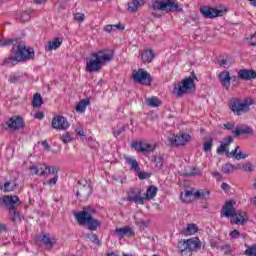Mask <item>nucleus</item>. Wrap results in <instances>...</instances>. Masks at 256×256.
<instances>
[{
    "mask_svg": "<svg viewBox=\"0 0 256 256\" xmlns=\"http://www.w3.org/2000/svg\"><path fill=\"white\" fill-rule=\"evenodd\" d=\"M74 21H77V23H83L85 21V15L83 13H75L74 14Z\"/></svg>",
    "mask_w": 256,
    "mask_h": 256,
    "instance_id": "nucleus-46",
    "label": "nucleus"
},
{
    "mask_svg": "<svg viewBox=\"0 0 256 256\" xmlns=\"http://www.w3.org/2000/svg\"><path fill=\"white\" fill-rule=\"evenodd\" d=\"M112 60L113 54H109L105 50L92 52L86 59V71L87 73H99L103 69V65L111 63Z\"/></svg>",
    "mask_w": 256,
    "mask_h": 256,
    "instance_id": "nucleus-2",
    "label": "nucleus"
},
{
    "mask_svg": "<svg viewBox=\"0 0 256 256\" xmlns=\"http://www.w3.org/2000/svg\"><path fill=\"white\" fill-rule=\"evenodd\" d=\"M233 143V136H227L224 138L223 142H221L220 146L217 148V153L221 155L222 153H230L229 145Z\"/></svg>",
    "mask_w": 256,
    "mask_h": 256,
    "instance_id": "nucleus-23",
    "label": "nucleus"
},
{
    "mask_svg": "<svg viewBox=\"0 0 256 256\" xmlns=\"http://www.w3.org/2000/svg\"><path fill=\"white\" fill-rule=\"evenodd\" d=\"M235 200H230L225 203L222 208L221 217H227L228 219H233L237 215V210H235Z\"/></svg>",
    "mask_w": 256,
    "mask_h": 256,
    "instance_id": "nucleus-18",
    "label": "nucleus"
},
{
    "mask_svg": "<svg viewBox=\"0 0 256 256\" xmlns=\"http://www.w3.org/2000/svg\"><path fill=\"white\" fill-rule=\"evenodd\" d=\"M7 231V224L0 223V233Z\"/></svg>",
    "mask_w": 256,
    "mask_h": 256,
    "instance_id": "nucleus-57",
    "label": "nucleus"
},
{
    "mask_svg": "<svg viewBox=\"0 0 256 256\" xmlns=\"http://www.w3.org/2000/svg\"><path fill=\"white\" fill-rule=\"evenodd\" d=\"M91 195V187L88 184H81V182H78V190L76 192V196L78 199H81V197H89Z\"/></svg>",
    "mask_w": 256,
    "mask_h": 256,
    "instance_id": "nucleus-22",
    "label": "nucleus"
},
{
    "mask_svg": "<svg viewBox=\"0 0 256 256\" xmlns=\"http://www.w3.org/2000/svg\"><path fill=\"white\" fill-rule=\"evenodd\" d=\"M24 123L23 117L13 116L8 120V122H6L4 129H10V131H19V129H23Z\"/></svg>",
    "mask_w": 256,
    "mask_h": 256,
    "instance_id": "nucleus-16",
    "label": "nucleus"
},
{
    "mask_svg": "<svg viewBox=\"0 0 256 256\" xmlns=\"http://www.w3.org/2000/svg\"><path fill=\"white\" fill-rule=\"evenodd\" d=\"M155 59V53L151 49H146L142 53V62L145 64L151 63Z\"/></svg>",
    "mask_w": 256,
    "mask_h": 256,
    "instance_id": "nucleus-28",
    "label": "nucleus"
},
{
    "mask_svg": "<svg viewBox=\"0 0 256 256\" xmlns=\"http://www.w3.org/2000/svg\"><path fill=\"white\" fill-rule=\"evenodd\" d=\"M9 83H19V77H17V76H10Z\"/></svg>",
    "mask_w": 256,
    "mask_h": 256,
    "instance_id": "nucleus-56",
    "label": "nucleus"
},
{
    "mask_svg": "<svg viewBox=\"0 0 256 256\" xmlns=\"http://www.w3.org/2000/svg\"><path fill=\"white\" fill-rule=\"evenodd\" d=\"M124 159L127 165H129L131 171H135V173H139V171H141V167H139V162L137 161V159H135V157L125 156Z\"/></svg>",
    "mask_w": 256,
    "mask_h": 256,
    "instance_id": "nucleus-26",
    "label": "nucleus"
},
{
    "mask_svg": "<svg viewBox=\"0 0 256 256\" xmlns=\"http://www.w3.org/2000/svg\"><path fill=\"white\" fill-rule=\"evenodd\" d=\"M33 3H35V5H42V3H47V0H34Z\"/></svg>",
    "mask_w": 256,
    "mask_h": 256,
    "instance_id": "nucleus-62",
    "label": "nucleus"
},
{
    "mask_svg": "<svg viewBox=\"0 0 256 256\" xmlns=\"http://www.w3.org/2000/svg\"><path fill=\"white\" fill-rule=\"evenodd\" d=\"M221 189L223 190V191H229V184H227V183H222V185H221Z\"/></svg>",
    "mask_w": 256,
    "mask_h": 256,
    "instance_id": "nucleus-60",
    "label": "nucleus"
},
{
    "mask_svg": "<svg viewBox=\"0 0 256 256\" xmlns=\"http://www.w3.org/2000/svg\"><path fill=\"white\" fill-rule=\"evenodd\" d=\"M218 79L224 89L229 91L231 87V73L229 71H223L218 75Z\"/></svg>",
    "mask_w": 256,
    "mask_h": 256,
    "instance_id": "nucleus-21",
    "label": "nucleus"
},
{
    "mask_svg": "<svg viewBox=\"0 0 256 256\" xmlns=\"http://www.w3.org/2000/svg\"><path fill=\"white\" fill-rule=\"evenodd\" d=\"M17 203H19V197L4 195L0 199V204L8 207L9 215L13 223H21V212L15 211L17 209Z\"/></svg>",
    "mask_w": 256,
    "mask_h": 256,
    "instance_id": "nucleus-4",
    "label": "nucleus"
},
{
    "mask_svg": "<svg viewBox=\"0 0 256 256\" xmlns=\"http://www.w3.org/2000/svg\"><path fill=\"white\" fill-rule=\"evenodd\" d=\"M51 125H52V128L56 129L57 131H67V129H69L70 127V124L67 118L61 115L55 116L52 119Z\"/></svg>",
    "mask_w": 256,
    "mask_h": 256,
    "instance_id": "nucleus-14",
    "label": "nucleus"
},
{
    "mask_svg": "<svg viewBox=\"0 0 256 256\" xmlns=\"http://www.w3.org/2000/svg\"><path fill=\"white\" fill-rule=\"evenodd\" d=\"M255 102L251 99H244L241 100L239 98H233L229 101V109H231L234 115H245V113H249L251 110V105Z\"/></svg>",
    "mask_w": 256,
    "mask_h": 256,
    "instance_id": "nucleus-6",
    "label": "nucleus"
},
{
    "mask_svg": "<svg viewBox=\"0 0 256 256\" xmlns=\"http://www.w3.org/2000/svg\"><path fill=\"white\" fill-rule=\"evenodd\" d=\"M76 133L77 135H79L80 137H85V131L83 130V127H79L76 129Z\"/></svg>",
    "mask_w": 256,
    "mask_h": 256,
    "instance_id": "nucleus-54",
    "label": "nucleus"
},
{
    "mask_svg": "<svg viewBox=\"0 0 256 256\" xmlns=\"http://www.w3.org/2000/svg\"><path fill=\"white\" fill-rule=\"evenodd\" d=\"M29 170L32 171V175H39V177H45V175L50 173H57V168L54 166H47L46 164L30 166Z\"/></svg>",
    "mask_w": 256,
    "mask_h": 256,
    "instance_id": "nucleus-11",
    "label": "nucleus"
},
{
    "mask_svg": "<svg viewBox=\"0 0 256 256\" xmlns=\"http://www.w3.org/2000/svg\"><path fill=\"white\" fill-rule=\"evenodd\" d=\"M230 83H239V77L230 76Z\"/></svg>",
    "mask_w": 256,
    "mask_h": 256,
    "instance_id": "nucleus-59",
    "label": "nucleus"
},
{
    "mask_svg": "<svg viewBox=\"0 0 256 256\" xmlns=\"http://www.w3.org/2000/svg\"><path fill=\"white\" fill-rule=\"evenodd\" d=\"M41 241H42L43 245H45V247L48 249H53V245H55V243H56V239L50 238L49 234H43Z\"/></svg>",
    "mask_w": 256,
    "mask_h": 256,
    "instance_id": "nucleus-32",
    "label": "nucleus"
},
{
    "mask_svg": "<svg viewBox=\"0 0 256 256\" xmlns=\"http://www.w3.org/2000/svg\"><path fill=\"white\" fill-rule=\"evenodd\" d=\"M234 220H231L232 225H245L247 223V212L237 211Z\"/></svg>",
    "mask_w": 256,
    "mask_h": 256,
    "instance_id": "nucleus-24",
    "label": "nucleus"
},
{
    "mask_svg": "<svg viewBox=\"0 0 256 256\" xmlns=\"http://www.w3.org/2000/svg\"><path fill=\"white\" fill-rule=\"evenodd\" d=\"M212 177H214L216 181H221V179H223V175H221V173H219L218 171L213 172Z\"/></svg>",
    "mask_w": 256,
    "mask_h": 256,
    "instance_id": "nucleus-51",
    "label": "nucleus"
},
{
    "mask_svg": "<svg viewBox=\"0 0 256 256\" xmlns=\"http://www.w3.org/2000/svg\"><path fill=\"white\" fill-rule=\"evenodd\" d=\"M252 7H256V0H248Z\"/></svg>",
    "mask_w": 256,
    "mask_h": 256,
    "instance_id": "nucleus-63",
    "label": "nucleus"
},
{
    "mask_svg": "<svg viewBox=\"0 0 256 256\" xmlns=\"http://www.w3.org/2000/svg\"><path fill=\"white\" fill-rule=\"evenodd\" d=\"M57 173L58 170H56V173H50L49 175H54V177L47 180L46 182H43V185H50V187H53V185H57V181H59V175Z\"/></svg>",
    "mask_w": 256,
    "mask_h": 256,
    "instance_id": "nucleus-40",
    "label": "nucleus"
},
{
    "mask_svg": "<svg viewBox=\"0 0 256 256\" xmlns=\"http://www.w3.org/2000/svg\"><path fill=\"white\" fill-rule=\"evenodd\" d=\"M63 45V40L61 38H55L54 40L48 42V45L46 46V51H55L59 49Z\"/></svg>",
    "mask_w": 256,
    "mask_h": 256,
    "instance_id": "nucleus-29",
    "label": "nucleus"
},
{
    "mask_svg": "<svg viewBox=\"0 0 256 256\" xmlns=\"http://www.w3.org/2000/svg\"><path fill=\"white\" fill-rule=\"evenodd\" d=\"M95 213H97L95 207L84 206L82 211L75 214V219L78 225L87 226L90 231H97L101 227V221L93 217Z\"/></svg>",
    "mask_w": 256,
    "mask_h": 256,
    "instance_id": "nucleus-3",
    "label": "nucleus"
},
{
    "mask_svg": "<svg viewBox=\"0 0 256 256\" xmlns=\"http://www.w3.org/2000/svg\"><path fill=\"white\" fill-rule=\"evenodd\" d=\"M200 13L205 19H215L216 17H223V11L211 6L200 7Z\"/></svg>",
    "mask_w": 256,
    "mask_h": 256,
    "instance_id": "nucleus-13",
    "label": "nucleus"
},
{
    "mask_svg": "<svg viewBox=\"0 0 256 256\" xmlns=\"http://www.w3.org/2000/svg\"><path fill=\"white\" fill-rule=\"evenodd\" d=\"M132 79L135 81V83H140L141 85H146L147 87L151 86V81H153L151 74L143 68L134 70L132 72Z\"/></svg>",
    "mask_w": 256,
    "mask_h": 256,
    "instance_id": "nucleus-10",
    "label": "nucleus"
},
{
    "mask_svg": "<svg viewBox=\"0 0 256 256\" xmlns=\"http://www.w3.org/2000/svg\"><path fill=\"white\" fill-rule=\"evenodd\" d=\"M121 133H123V128H120V129H118V130H115V131L113 132V135H114V137H119V135H121Z\"/></svg>",
    "mask_w": 256,
    "mask_h": 256,
    "instance_id": "nucleus-58",
    "label": "nucleus"
},
{
    "mask_svg": "<svg viewBox=\"0 0 256 256\" xmlns=\"http://www.w3.org/2000/svg\"><path fill=\"white\" fill-rule=\"evenodd\" d=\"M153 11H165V13H177L183 11V6L173 0H153L151 4Z\"/></svg>",
    "mask_w": 256,
    "mask_h": 256,
    "instance_id": "nucleus-5",
    "label": "nucleus"
},
{
    "mask_svg": "<svg viewBox=\"0 0 256 256\" xmlns=\"http://www.w3.org/2000/svg\"><path fill=\"white\" fill-rule=\"evenodd\" d=\"M88 239H90V241H92V243H97V245H99V243H101V240H99V236H97V234H95V233L90 234Z\"/></svg>",
    "mask_w": 256,
    "mask_h": 256,
    "instance_id": "nucleus-49",
    "label": "nucleus"
},
{
    "mask_svg": "<svg viewBox=\"0 0 256 256\" xmlns=\"http://www.w3.org/2000/svg\"><path fill=\"white\" fill-rule=\"evenodd\" d=\"M45 118V114L43 112H36L34 115V119H38L39 121H41L42 119Z\"/></svg>",
    "mask_w": 256,
    "mask_h": 256,
    "instance_id": "nucleus-50",
    "label": "nucleus"
},
{
    "mask_svg": "<svg viewBox=\"0 0 256 256\" xmlns=\"http://www.w3.org/2000/svg\"><path fill=\"white\" fill-rule=\"evenodd\" d=\"M250 203H251L252 205H256V197L252 198V199L250 200Z\"/></svg>",
    "mask_w": 256,
    "mask_h": 256,
    "instance_id": "nucleus-64",
    "label": "nucleus"
},
{
    "mask_svg": "<svg viewBox=\"0 0 256 256\" xmlns=\"http://www.w3.org/2000/svg\"><path fill=\"white\" fill-rule=\"evenodd\" d=\"M238 77L242 81H253L256 79V71L253 69H241L238 71Z\"/></svg>",
    "mask_w": 256,
    "mask_h": 256,
    "instance_id": "nucleus-20",
    "label": "nucleus"
},
{
    "mask_svg": "<svg viewBox=\"0 0 256 256\" xmlns=\"http://www.w3.org/2000/svg\"><path fill=\"white\" fill-rule=\"evenodd\" d=\"M154 163L158 169H161L163 167V158L161 156L155 157Z\"/></svg>",
    "mask_w": 256,
    "mask_h": 256,
    "instance_id": "nucleus-48",
    "label": "nucleus"
},
{
    "mask_svg": "<svg viewBox=\"0 0 256 256\" xmlns=\"http://www.w3.org/2000/svg\"><path fill=\"white\" fill-rule=\"evenodd\" d=\"M138 173V178L143 181V179H150L151 178V173L149 172H143L141 170H139Z\"/></svg>",
    "mask_w": 256,
    "mask_h": 256,
    "instance_id": "nucleus-45",
    "label": "nucleus"
},
{
    "mask_svg": "<svg viewBox=\"0 0 256 256\" xmlns=\"http://www.w3.org/2000/svg\"><path fill=\"white\" fill-rule=\"evenodd\" d=\"M244 255L246 256H256V244L251 246H247V249L244 251Z\"/></svg>",
    "mask_w": 256,
    "mask_h": 256,
    "instance_id": "nucleus-41",
    "label": "nucleus"
},
{
    "mask_svg": "<svg viewBox=\"0 0 256 256\" xmlns=\"http://www.w3.org/2000/svg\"><path fill=\"white\" fill-rule=\"evenodd\" d=\"M193 89H195V80L191 77H186L181 82L174 84L172 93L177 97H183V95L191 93Z\"/></svg>",
    "mask_w": 256,
    "mask_h": 256,
    "instance_id": "nucleus-8",
    "label": "nucleus"
},
{
    "mask_svg": "<svg viewBox=\"0 0 256 256\" xmlns=\"http://www.w3.org/2000/svg\"><path fill=\"white\" fill-rule=\"evenodd\" d=\"M139 1L138 0H132L131 2L127 3V11L130 13H137L139 10Z\"/></svg>",
    "mask_w": 256,
    "mask_h": 256,
    "instance_id": "nucleus-37",
    "label": "nucleus"
},
{
    "mask_svg": "<svg viewBox=\"0 0 256 256\" xmlns=\"http://www.w3.org/2000/svg\"><path fill=\"white\" fill-rule=\"evenodd\" d=\"M114 235L118 237V239H125V237H133V235H135V231L130 226H124L116 228Z\"/></svg>",
    "mask_w": 256,
    "mask_h": 256,
    "instance_id": "nucleus-19",
    "label": "nucleus"
},
{
    "mask_svg": "<svg viewBox=\"0 0 256 256\" xmlns=\"http://www.w3.org/2000/svg\"><path fill=\"white\" fill-rule=\"evenodd\" d=\"M18 184L15 180L6 182L3 186H0V189L4 191V193H11V191H15L17 189Z\"/></svg>",
    "mask_w": 256,
    "mask_h": 256,
    "instance_id": "nucleus-31",
    "label": "nucleus"
},
{
    "mask_svg": "<svg viewBox=\"0 0 256 256\" xmlns=\"http://www.w3.org/2000/svg\"><path fill=\"white\" fill-rule=\"evenodd\" d=\"M191 139V135L189 134H181V135H173L168 141L171 147H183L187 145Z\"/></svg>",
    "mask_w": 256,
    "mask_h": 256,
    "instance_id": "nucleus-12",
    "label": "nucleus"
},
{
    "mask_svg": "<svg viewBox=\"0 0 256 256\" xmlns=\"http://www.w3.org/2000/svg\"><path fill=\"white\" fill-rule=\"evenodd\" d=\"M234 137H239L240 135H251L253 134V129L247 125H241L232 130Z\"/></svg>",
    "mask_w": 256,
    "mask_h": 256,
    "instance_id": "nucleus-25",
    "label": "nucleus"
},
{
    "mask_svg": "<svg viewBox=\"0 0 256 256\" xmlns=\"http://www.w3.org/2000/svg\"><path fill=\"white\" fill-rule=\"evenodd\" d=\"M13 43H15V38L0 40V47H7L9 45L13 46Z\"/></svg>",
    "mask_w": 256,
    "mask_h": 256,
    "instance_id": "nucleus-43",
    "label": "nucleus"
},
{
    "mask_svg": "<svg viewBox=\"0 0 256 256\" xmlns=\"http://www.w3.org/2000/svg\"><path fill=\"white\" fill-rule=\"evenodd\" d=\"M132 149H134L137 153H151L155 151V145L147 142H137L134 141L131 143Z\"/></svg>",
    "mask_w": 256,
    "mask_h": 256,
    "instance_id": "nucleus-15",
    "label": "nucleus"
},
{
    "mask_svg": "<svg viewBox=\"0 0 256 256\" xmlns=\"http://www.w3.org/2000/svg\"><path fill=\"white\" fill-rule=\"evenodd\" d=\"M211 197V191L200 189L195 191V189L187 190L184 194H181L180 199L183 203H191L193 199H206Z\"/></svg>",
    "mask_w": 256,
    "mask_h": 256,
    "instance_id": "nucleus-9",
    "label": "nucleus"
},
{
    "mask_svg": "<svg viewBox=\"0 0 256 256\" xmlns=\"http://www.w3.org/2000/svg\"><path fill=\"white\" fill-rule=\"evenodd\" d=\"M41 105H43V97H41V94L39 93L34 94L32 99V107L34 109H38L41 107Z\"/></svg>",
    "mask_w": 256,
    "mask_h": 256,
    "instance_id": "nucleus-36",
    "label": "nucleus"
},
{
    "mask_svg": "<svg viewBox=\"0 0 256 256\" xmlns=\"http://www.w3.org/2000/svg\"><path fill=\"white\" fill-rule=\"evenodd\" d=\"M11 53L13 56L6 58L2 65H11L15 63H23V61H31L35 57V51L33 48L27 47L24 41L19 38H15L12 44Z\"/></svg>",
    "mask_w": 256,
    "mask_h": 256,
    "instance_id": "nucleus-1",
    "label": "nucleus"
},
{
    "mask_svg": "<svg viewBox=\"0 0 256 256\" xmlns=\"http://www.w3.org/2000/svg\"><path fill=\"white\" fill-rule=\"evenodd\" d=\"M244 171H253V166L251 163L244 164L243 167Z\"/></svg>",
    "mask_w": 256,
    "mask_h": 256,
    "instance_id": "nucleus-55",
    "label": "nucleus"
},
{
    "mask_svg": "<svg viewBox=\"0 0 256 256\" xmlns=\"http://www.w3.org/2000/svg\"><path fill=\"white\" fill-rule=\"evenodd\" d=\"M104 31L106 33H113V31H125V26L121 23L108 24V25L104 26Z\"/></svg>",
    "mask_w": 256,
    "mask_h": 256,
    "instance_id": "nucleus-30",
    "label": "nucleus"
},
{
    "mask_svg": "<svg viewBox=\"0 0 256 256\" xmlns=\"http://www.w3.org/2000/svg\"><path fill=\"white\" fill-rule=\"evenodd\" d=\"M224 129H228V131H231L232 129H235V124L227 122L226 124H224Z\"/></svg>",
    "mask_w": 256,
    "mask_h": 256,
    "instance_id": "nucleus-53",
    "label": "nucleus"
},
{
    "mask_svg": "<svg viewBox=\"0 0 256 256\" xmlns=\"http://www.w3.org/2000/svg\"><path fill=\"white\" fill-rule=\"evenodd\" d=\"M142 191L139 189H131L128 192L126 199L130 203H136L137 205H145V197L141 196Z\"/></svg>",
    "mask_w": 256,
    "mask_h": 256,
    "instance_id": "nucleus-17",
    "label": "nucleus"
},
{
    "mask_svg": "<svg viewBox=\"0 0 256 256\" xmlns=\"http://www.w3.org/2000/svg\"><path fill=\"white\" fill-rule=\"evenodd\" d=\"M230 157H234L237 161H241V159H247V154H243V152L239 151V146H236L234 150L229 153Z\"/></svg>",
    "mask_w": 256,
    "mask_h": 256,
    "instance_id": "nucleus-33",
    "label": "nucleus"
},
{
    "mask_svg": "<svg viewBox=\"0 0 256 256\" xmlns=\"http://www.w3.org/2000/svg\"><path fill=\"white\" fill-rule=\"evenodd\" d=\"M146 104L148 107H161V100L156 96H152L146 99Z\"/></svg>",
    "mask_w": 256,
    "mask_h": 256,
    "instance_id": "nucleus-38",
    "label": "nucleus"
},
{
    "mask_svg": "<svg viewBox=\"0 0 256 256\" xmlns=\"http://www.w3.org/2000/svg\"><path fill=\"white\" fill-rule=\"evenodd\" d=\"M230 237L231 239H239V237H245V235L241 234V232H239V230H233L230 232Z\"/></svg>",
    "mask_w": 256,
    "mask_h": 256,
    "instance_id": "nucleus-47",
    "label": "nucleus"
},
{
    "mask_svg": "<svg viewBox=\"0 0 256 256\" xmlns=\"http://www.w3.org/2000/svg\"><path fill=\"white\" fill-rule=\"evenodd\" d=\"M240 169L239 166H235L233 164H225L224 166H222V171L223 173H225L226 175H229V173H233V171Z\"/></svg>",
    "mask_w": 256,
    "mask_h": 256,
    "instance_id": "nucleus-39",
    "label": "nucleus"
},
{
    "mask_svg": "<svg viewBox=\"0 0 256 256\" xmlns=\"http://www.w3.org/2000/svg\"><path fill=\"white\" fill-rule=\"evenodd\" d=\"M60 140L65 144L71 143V134H69V132L64 133L63 135L60 136Z\"/></svg>",
    "mask_w": 256,
    "mask_h": 256,
    "instance_id": "nucleus-44",
    "label": "nucleus"
},
{
    "mask_svg": "<svg viewBox=\"0 0 256 256\" xmlns=\"http://www.w3.org/2000/svg\"><path fill=\"white\" fill-rule=\"evenodd\" d=\"M88 105H91V100L89 98L82 99L75 107L77 113H85L87 111Z\"/></svg>",
    "mask_w": 256,
    "mask_h": 256,
    "instance_id": "nucleus-27",
    "label": "nucleus"
},
{
    "mask_svg": "<svg viewBox=\"0 0 256 256\" xmlns=\"http://www.w3.org/2000/svg\"><path fill=\"white\" fill-rule=\"evenodd\" d=\"M199 247H201L199 238L182 240L178 243V253H180L181 256H192L193 251H197Z\"/></svg>",
    "mask_w": 256,
    "mask_h": 256,
    "instance_id": "nucleus-7",
    "label": "nucleus"
},
{
    "mask_svg": "<svg viewBox=\"0 0 256 256\" xmlns=\"http://www.w3.org/2000/svg\"><path fill=\"white\" fill-rule=\"evenodd\" d=\"M157 191H159V189L157 187L149 186L145 193L146 199H148V200L155 199V197H157Z\"/></svg>",
    "mask_w": 256,
    "mask_h": 256,
    "instance_id": "nucleus-34",
    "label": "nucleus"
},
{
    "mask_svg": "<svg viewBox=\"0 0 256 256\" xmlns=\"http://www.w3.org/2000/svg\"><path fill=\"white\" fill-rule=\"evenodd\" d=\"M42 145L44 146V149H46V151H49L50 146L47 140L42 141Z\"/></svg>",
    "mask_w": 256,
    "mask_h": 256,
    "instance_id": "nucleus-61",
    "label": "nucleus"
},
{
    "mask_svg": "<svg viewBox=\"0 0 256 256\" xmlns=\"http://www.w3.org/2000/svg\"><path fill=\"white\" fill-rule=\"evenodd\" d=\"M199 231V228L195 224H188L187 227L183 230V234L187 236L195 235Z\"/></svg>",
    "mask_w": 256,
    "mask_h": 256,
    "instance_id": "nucleus-35",
    "label": "nucleus"
},
{
    "mask_svg": "<svg viewBox=\"0 0 256 256\" xmlns=\"http://www.w3.org/2000/svg\"><path fill=\"white\" fill-rule=\"evenodd\" d=\"M249 44H250L252 47H255V46H256V33L253 34V35L249 38Z\"/></svg>",
    "mask_w": 256,
    "mask_h": 256,
    "instance_id": "nucleus-52",
    "label": "nucleus"
},
{
    "mask_svg": "<svg viewBox=\"0 0 256 256\" xmlns=\"http://www.w3.org/2000/svg\"><path fill=\"white\" fill-rule=\"evenodd\" d=\"M203 149H204L205 153L211 151L213 149V139L210 138L209 140L204 142Z\"/></svg>",
    "mask_w": 256,
    "mask_h": 256,
    "instance_id": "nucleus-42",
    "label": "nucleus"
}]
</instances>
